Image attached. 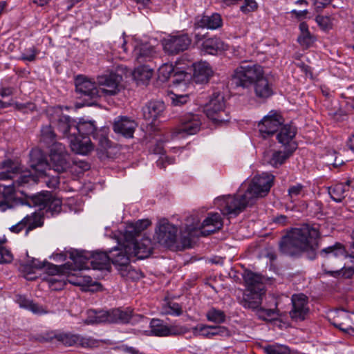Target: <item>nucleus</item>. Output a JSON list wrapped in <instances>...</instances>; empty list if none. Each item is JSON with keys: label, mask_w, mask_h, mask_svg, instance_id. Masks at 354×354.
<instances>
[{"label": "nucleus", "mask_w": 354, "mask_h": 354, "mask_svg": "<svg viewBox=\"0 0 354 354\" xmlns=\"http://www.w3.org/2000/svg\"><path fill=\"white\" fill-rule=\"evenodd\" d=\"M190 331L189 328L183 326H168L167 336L184 335Z\"/></svg>", "instance_id": "603ef678"}, {"label": "nucleus", "mask_w": 354, "mask_h": 354, "mask_svg": "<svg viewBox=\"0 0 354 354\" xmlns=\"http://www.w3.org/2000/svg\"><path fill=\"white\" fill-rule=\"evenodd\" d=\"M24 224L26 227V235L37 227H41L44 224L43 217L40 213L33 212L26 215L23 219Z\"/></svg>", "instance_id": "c9c22d12"}, {"label": "nucleus", "mask_w": 354, "mask_h": 354, "mask_svg": "<svg viewBox=\"0 0 354 354\" xmlns=\"http://www.w3.org/2000/svg\"><path fill=\"white\" fill-rule=\"evenodd\" d=\"M319 230L308 224L292 228L279 244L281 252L288 256H297L304 251H315L318 248Z\"/></svg>", "instance_id": "f03ea898"}, {"label": "nucleus", "mask_w": 354, "mask_h": 354, "mask_svg": "<svg viewBox=\"0 0 354 354\" xmlns=\"http://www.w3.org/2000/svg\"><path fill=\"white\" fill-rule=\"evenodd\" d=\"M224 96L221 93H214L205 105L204 111L207 117L214 124H220L229 121L228 113L225 111Z\"/></svg>", "instance_id": "9b49d317"}, {"label": "nucleus", "mask_w": 354, "mask_h": 354, "mask_svg": "<svg viewBox=\"0 0 354 354\" xmlns=\"http://www.w3.org/2000/svg\"><path fill=\"white\" fill-rule=\"evenodd\" d=\"M28 310L31 311L32 313L37 315H42L44 314H47L48 313V311L46 309L45 307L37 303H35L33 301Z\"/></svg>", "instance_id": "4d7b16f0"}, {"label": "nucleus", "mask_w": 354, "mask_h": 354, "mask_svg": "<svg viewBox=\"0 0 354 354\" xmlns=\"http://www.w3.org/2000/svg\"><path fill=\"white\" fill-rule=\"evenodd\" d=\"M46 185L51 189H56L59 185V176H53L52 178L46 180Z\"/></svg>", "instance_id": "338daca9"}, {"label": "nucleus", "mask_w": 354, "mask_h": 354, "mask_svg": "<svg viewBox=\"0 0 354 354\" xmlns=\"http://www.w3.org/2000/svg\"><path fill=\"white\" fill-rule=\"evenodd\" d=\"M90 166L88 163L84 160L73 158L70 160L69 167L67 172L73 175H79L83 174L85 171L88 170Z\"/></svg>", "instance_id": "a19ab883"}, {"label": "nucleus", "mask_w": 354, "mask_h": 354, "mask_svg": "<svg viewBox=\"0 0 354 354\" xmlns=\"http://www.w3.org/2000/svg\"><path fill=\"white\" fill-rule=\"evenodd\" d=\"M194 78L196 82H207L213 75V70L207 62H198L193 64Z\"/></svg>", "instance_id": "bb28decb"}, {"label": "nucleus", "mask_w": 354, "mask_h": 354, "mask_svg": "<svg viewBox=\"0 0 354 354\" xmlns=\"http://www.w3.org/2000/svg\"><path fill=\"white\" fill-rule=\"evenodd\" d=\"M294 151H290L286 149L284 151H266L263 153L264 162L272 165L274 167H278L285 162Z\"/></svg>", "instance_id": "393cba45"}, {"label": "nucleus", "mask_w": 354, "mask_h": 354, "mask_svg": "<svg viewBox=\"0 0 354 354\" xmlns=\"http://www.w3.org/2000/svg\"><path fill=\"white\" fill-rule=\"evenodd\" d=\"M46 261L41 262L38 259H32L30 263L24 266V269H26L27 267L30 266V268H37V269H41L46 267Z\"/></svg>", "instance_id": "0e129e2a"}, {"label": "nucleus", "mask_w": 354, "mask_h": 354, "mask_svg": "<svg viewBox=\"0 0 354 354\" xmlns=\"http://www.w3.org/2000/svg\"><path fill=\"white\" fill-rule=\"evenodd\" d=\"M192 42L187 34L169 36L162 41L163 49L169 55H176L187 50Z\"/></svg>", "instance_id": "dca6fc26"}, {"label": "nucleus", "mask_w": 354, "mask_h": 354, "mask_svg": "<svg viewBox=\"0 0 354 354\" xmlns=\"http://www.w3.org/2000/svg\"><path fill=\"white\" fill-rule=\"evenodd\" d=\"M282 124L283 118L280 115L274 113L266 115L258 124L259 134L263 138H267L274 135Z\"/></svg>", "instance_id": "a211bd4d"}, {"label": "nucleus", "mask_w": 354, "mask_h": 354, "mask_svg": "<svg viewBox=\"0 0 354 354\" xmlns=\"http://www.w3.org/2000/svg\"><path fill=\"white\" fill-rule=\"evenodd\" d=\"M274 176L267 173L254 176L247 188L242 184L236 194L216 199L215 203L224 215L237 216L247 206L252 205L259 198L269 192L274 180Z\"/></svg>", "instance_id": "f257e3e1"}, {"label": "nucleus", "mask_w": 354, "mask_h": 354, "mask_svg": "<svg viewBox=\"0 0 354 354\" xmlns=\"http://www.w3.org/2000/svg\"><path fill=\"white\" fill-rule=\"evenodd\" d=\"M150 225L151 221L148 219L140 220L136 223L130 224L127 226L125 232L127 239L129 241L138 242L136 241L135 237Z\"/></svg>", "instance_id": "72a5a7b5"}, {"label": "nucleus", "mask_w": 354, "mask_h": 354, "mask_svg": "<svg viewBox=\"0 0 354 354\" xmlns=\"http://www.w3.org/2000/svg\"><path fill=\"white\" fill-rule=\"evenodd\" d=\"M70 282L76 286H91L93 279L89 276H81L78 277L75 281H70Z\"/></svg>", "instance_id": "13d9d810"}, {"label": "nucleus", "mask_w": 354, "mask_h": 354, "mask_svg": "<svg viewBox=\"0 0 354 354\" xmlns=\"http://www.w3.org/2000/svg\"><path fill=\"white\" fill-rule=\"evenodd\" d=\"M75 268L80 270H106L110 266V257L104 252H87L75 250L70 253Z\"/></svg>", "instance_id": "423d86ee"}, {"label": "nucleus", "mask_w": 354, "mask_h": 354, "mask_svg": "<svg viewBox=\"0 0 354 354\" xmlns=\"http://www.w3.org/2000/svg\"><path fill=\"white\" fill-rule=\"evenodd\" d=\"M307 194L306 187L301 183L290 185L287 197L291 203H296L304 198Z\"/></svg>", "instance_id": "4c0bfd02"}, {"label": "nucleus", "mask_w": 354, "mask_h": 354, "mask_svg": "<svg viewBox=\"0 0 354 354\" xmlns=\"http://www.w3.org/2000/svg\"><path fill=\"white\" fill-rule=\"evenodd\" d=\"M145 243L129 241L122 248H115L111 251L110 261L113 264L118 266V269L122 277L132 279H139L140 274L129 265L131 257H136L138 259L147 257L151 253L150 240L146 239Z\"/></svg>", "instance_id": "7ed1b4c3"}, {"label": "nucleus", "mask_w": 354, "mask_h": 354, "mask_svg": "<svg viewBox=\"0 0 354 354\" xmlns=\"http://www.w3.org/2000/svg\"><path fill=\"white\" fill-rule=\"evenodd\" d=\"M223 226L221 215L218 213H209L201 225L196 224L187 226L184 232H181L180 239L183 247H187L191 242V236L194 234L207 236L220 230Z\"/></svg>", "instance_id": "0eeeda50"}, {"label": "nucleus", "mask_w": 354, "mask_h": 354, "mask_svg": "<svg viewBox=\"0 0 354 354\" xmlns=\"http://www.w3.org/2000/svg\"><path fill=\"white\" fill-rule=\"evenodd\" d=\"M0 180H11L12 182L22 171L21 164L10 159L0 162Z\"/></svg>", "instance_id": "412c9836"}, {"label": "nucleus", "mask_w": 354, "mask_h": 354, "mask_svg": "<svg viewBox=\"0 0 354 354\" xmlns=\"http://www.w3.org/2000/svg\"><path fill=\"white\" fill-rule=\"evenodd\" d=\"M351 238L353 241L350 244L348 255L344 246L339 243H336L335 245L321 250L320 254L328 262L333 260L339 262L348 257L350 258L351 266H346L344 263L342 266V263H339L337 269L326 271L330 276L350 279L354 275V230L351 233Z\"/></svg>", "instance_id": "20e7f679"}, {"label": "nucleus", "mask_w": 354, "mask_h": 354, "mask_svg": "<svg viewBox=\"0 0 354 354\" xmlns=\"http://www.w3.org/2000/svg\"><path fill=\"white\" fill-rule=\"evenodd\" d=\"M63 276L61 274H56L52 276L48 280L49 286L55 290H62L64 285V280L62 279Z\"/></svg>", "instance_id": "09e8293b"}, {"label": "nucleus", "mask_w": 354, "mask_h": 354, "mask_svg": "<svg viewBox=\"0 0 354 354\" xmlns=\"http://www.w3.org/2000/svg\"><path fill=\"white\" fill-rule=\"evenodd\" d=\"M263 75V67L259 64L243 62L235 69L233 80L237 86L248 88Z\"/></svg>", "instance_id": "1a4fd4ad"}, {"label": "nucleus", "mask_w": 354, "mask_h": 354, "mask_svg": "<svg viewBox=\"0 0 354 354\" xmlns=\"http://www.w3.org/2000/svg\"><path fill=\"white\" fill-rule=\"evenodd\" d=\"M161 313L166 315L180 316L183 314V308L181 305L174 301L165 299L162 304Z\"/></svg>", "instance_id": "ea45409f"}, {"label": "nucleus", "mask_w": 354, "mask_h": 354, "mask_svg": "<svg viewBox=\"0 0 354 354\" xmlns=\"http://www.w3.org/2000/svg\"><path fill=\"white\" fill-rule=\"evenodd\" d=\"M175 162V159L174 158H170L168 156H161L156 161V165L160 168H165L167 165H171Z\"/></svg>", "instance_id": "680f3d73"}, {"label": "nucleus", "mask_w": 354, "mask_h": 354, "mask_svg": "<svg viewBox=\"0 0 354 354\" xmlns=\"http://www.w3.org/2000/svg\"><path fill=\"white\" fill-rule=\"evenodd\" d=\"M136 62L142 64L152 61L156 57L155 48L148 43L137 44L133 50Z\"/></svg>", "instance_id": "4be33fe9"}, {"label": "nucleus", "mask_w": 354, "mask_h": 354, "mask_svg": "<svg viewBox=\"0 0 354 354\" xmlns=\"http://www.w3.org/2000/svg\"><path fill=\"white\" fill-rule=\"evenodd\" d=\"M254 86L255 94L259 98H268L273 94L272 86L264 75L256 82Z\"/></svg>", "instance_id": "f704fd0d"}, {"label": "nucleus", "mask_w": 354, "mask_h": 354, "mask_svg": "<svg viewBox=\"0 0 354 354\" xmlns=\"http://www.w3.org/2000/svg\"><path fill=\"white\" fill-rule=\"evenodd\" d=\"M70 157L65 146L62 143H55L50 149V163L48 168L57 173L67 172L69 167Z\"/></svg>", "instance_id": "f8f14e48"}, {"label": "nucleus", "mask_w": 354, "mask_h": 354, "mask_svg": "<svg viewBox=\"0 0 354 354\" xmlns=\"http://www.w3.org/2000/svg\"><path fill=\"white\" fill-rule=\"evenodd\" d=\"M298 42L305 48L309 47L314 41L313 37L310 32L300 34L297 39Z\"/></svg>", "instance_id": "864d4df0"}, {"label": "nucleus", "mask_w": 354, "mask_h": 354, "mask_svg": "<svg viewBox=\"0 0 354 354\" xmlns=\"http://www.w3.org/2000/svg\"><path fill=\"white\" fill-rule=\"evenodd\" d=\"M31 200L35 206L40 209H45L52 216L61 212L62 202L60 198L54 196L52 193L45 191L33 195Z\"/></svg>", "instance_id": "ddd939ff"}, {"label": "nucleus", "mask_w": 354, "mask_h": 354, "mask_svg": "<svg viewBox=\"0 0 354 354\" xmlns=\"http://www.w3.org/2000/svg\"><path fill=\"white\" fill-rule=\"evenodd\" d=\"M258 311L259 316L263 319L273 318L275 316L279 315L278 311L274 309H264L261 306L257 309Z\"/></svg>", "instance_id": "5fc2aeb1"}, {"label": "nucleus", "mask_w": 354, "mask_h": 354, "mask_svg": "<svg viewBox=\"0 0 354 354\" xmlns=\"http://www.w3.org/2000/svg\"><path fill=\"white\" fill-rule=\"evenodd\" d=\"M9 230L11 232L15 233V234H19L21 232H22L23 230L26 231V227H25V225L24 224V221H22V220H21L20 221H19L15 225L11 226L9 228Z\"/></svg>", "instance_id": "69168bd1"}, {"label": "nucleus", "mask_w": 354, "mask_h": 354, "mask_svg": "<svg viewBox=\"0 0 354 354\" xmlns=\"http://www.w3.org/2000/svg\"><path fill=\"white\" fill-rule=\"evenodd\" d=\"M165 104L161 101H150L142 108L145 120H156L164 111Z\"/></svg>", "instance_id": "c756f323"}, {"label": "nucleus", "mask_w": 354, "mask_h": 354, "mask_svg": "<svg viewBox=\"0 0 354 354\" xmlns=\"http://www.w3.org/2000/svg\"><path fill=\"white\" fill-rule=\"evenodd\" d=\"M30 165L39 173H44L48 168V162L46 161L44 153L38 149H33L30 153Z\"/></svg>", "instance_id": "7c9ffc66"}, {"label": "nucleus", "mask_w": 354, "mask_h": 354, "mask_svg": "<svg viewBox=\"0 0 354 354\" xmlns=\"http://www.w3.org/2000/svg\"><path fill=\"white\" fill-rule=\"evenodd\" d=\"M263 292L250 291L245 290L242 297L239 298V304L245 308L258 309L261 305Z\"/></svg>", "instance_id": "b1692460"}, {"label": "nucleus", "mask_w": 354, "mask_h": 354, "mask_svg": "<svg viewBox=\"0 0 354 354\" xmlns=\"http://www.w3.org/2000/svg\"><path fill=\"white\" fill-rule=\"evenodd\" d=\"M194 337L203 336L206 338H211L215 336V333H212L210 326L205 324H198L192 329Z\"/></svg>", "instance_id": "de8ad7c7"}, {"label": "nucleus", "mask_w": 354, "mask_h": 354, "mask_svg": "<svg viewBox=\"0 0 354 354\" xmlns=\"http://www.w3.org/2000/svg\"><path fill=\"white\" fill-rule=\"evenodd\" d=\"M16 301L21 308L29 310L32 300H30L23 295H17Z\"/></svg>", "instance_id": "052dcab7"}, {"label": "nucleus", "mask_w": 354, "mask_h": 354, "mask_svg": "<svg viewBox=\"0 0 354 354\" xmlns=\"http://www.w3.org/2000/svg\"><path fill=\"white\" fill-rule=\"evenodd\" d=\"M133 310L127 308H113L109 310H89L88 311V323L100 324V323H129L132 317Z\"/></svg>", "instance_id": "6e6552de"}, {"label": "nucleus", "mask_w": 354, "mask_h": 354, "mask_svg": "<svg viewBox=\"0 0 354 354\" xmlns=\"http://www.w3.org/2000/svg\"><path fill=\"white\" fill-rule=\"evenodd\" d=\"M121 349L123 352L129 353V354H143L138 349L133 346H129L127 345H123L121 347Z\"/></svg>", "instance_id": "774afa93"}, {"label": "nucleus", "mask_w": 354, "mask_h": 354, "mask_svg": "<svg viewBox=\"0 0 354 354\" xmlns=\"http://www.w3.org/2000/svg\"><path fill=\"white\" fill-rule=\"evenodd\" d=\"M177 232V227L167 219L160 220L156 229L158 243L167 248L173 247L176 243Z\"/></svg>", "instance_id": "2eb2a0df"}, {"label": "nucleus", "mask_w": 354, "mask_h": 354, "mask_svg": "<svg viewBox=\"0 0 354 354\" xmlns=\"http://www.w3.org/2000/svg\"><path fill=\"white\" fill-rule=\"evenodd\" d=\"M151 332L156 336H167L168 326L163 324V322L159 319H152L150 322Z\"/></svg>", "instance_id": "c03bdc74"}, {"label": "nucleus", "mask_w": 354, "mask_h": 354, "mask_svg": "<svg viewBox=\"0 0 354 354\" xmlns=\"http://www.w3.org/2000/svg\"><path fill=\"white\" fill-rule=\"evenodd\" d=\"M75 87L81 97H87L95 101L97 97H101L99 88L95 83L86 77H79L75 81Z\"/></svg>", "instance_id": "6ab92c4d"}, {"label": "nucleus", "mask_w": 354, "mask_h": 354, "mask_svg": "<svg viewBox=\"0 0 354 354\" xmlns=\"http://www.w3.org/2000/svg\"><path fill=\"white\" fill-rule=\"evenodd\" d=\"M97 129L95 121L81 120L75 127H72L73 137L71 140V149L74 152L82 155L88 153L93 149L89 136L95 138Z\"/></svg>", "instance_id": "39448f33"}, {"label": "nucleus", "mask_w": 354, "mask_h": 354, "mask_svg": "<svg viewBox=\"0 0 354 354\" xmlns=\"http://www.w3.org/2000/svg\"><path fill=\"white\" fill-rule=\"evenodd\" d=\"M56 134L55 133L51 124L42 127L41 129L40 140L45 143L48 147H52L55 142Z\"/></svg>", "instance_id": "79ce46f5"}, {"label": "nucleus", "mask_w": 354, "mask_h": 354, "mask_svg": "<svg viewBox=\"0 0 354 354\" xmlns=\"http://www.w3.org/2000/svg\"><path fill=\"white\" fill-rule=\"evenodd\" d=\"M318 25L324 30L331 28L330 19L328 17L318 15L315 19Z\"/></svg>", "instance_id": "6e6d98bb"}, {"label": "nucleus", "mask_w": 354, "mask_h": 354, "mask_svg": "<svg viewBox=\"0 0 354 354\" xmlns=\"http://www.w3.org/2000/svg\"><path fill=\"white\" fill-rule=\"evenodd\" d=\"M75 122L67 115H61L57 119V127L63 136L68 138L71 147V140L73 137L72 127H75Z\"/></svg>", "instance_id": "2f4dec72"}, {"label": "nucleus", "mask_w": 354, "mask_h": 354, "mask_svg": "<svg viewBox=\"0 0 354 354\" xmlns=\"http://www.w3.org/2000/svg\"><path fill=\"white\" fill-rule=\"evenodd\" d=\"M201 50L209 55H215L229 50V46L218 37H212L203 41Z\"/></svg>", "instance_id": "a878e982"}, {"label": "nucleus", "mask_w": 354, "mask_h": 354, "mask_svg": "<svg viewBox=\"0 0 354 354\" xmlns=\"http://www.w3.org/2000/svg\"><path fill=\"white\" fill-rule=\"evenodd\" d=\"M55 338L66 346L77 345L78 341H80V335L72 333H59L57 334Z\"/></svg>", "instance_id": "a18cd8bd"}, {"label": "nucleus", "mask_w": 354, "mask_h": 354, "mask_svg": "<svg viewBox=\"0 0 354 354\" xmlns=\"http://www.w3.org/2000/svg\"><path fill=\"white\" fill-rule=\"evenodd\" d=\"M277 135L278 142L286 149L295 151L297 147V144L294 140L297 133L296 127L291 124H284L281 125Z\"/></svg>", "instance_id": "aec40b11"}, {"label": "nucleus", "mask_w": 354, "mask_h": 354, "mask_svg": "<svg viewBox=\"0 0 354 354\" xmlns=\"http://www.w3.org/2000/svg\"><path fill=\"white\" fill-rule=\"evenodd\" d=\"M137 123L127 117H120L113 123V131L125 138H133Z\"/></svg>", "instance_id": "5701e85b"}, {"label": "nucleus", "mask_w": 354, "mask_h": 354, "mask_svg": "<svg viewBox=\"0 0 354 354\" xmlns=\"http://www.w3.org/2000/svg\"><path fill=\"white\" fill-rule=\"evenodd\" d=\"M257 8V3L254 0H245V5L241 7V10L244 12L253 11Z\"/></svg>", "instance_id": "e2e57ef3"}, {"label": "nucleus", "mask_w": 354, "mask_h": 354, "mask_svg": "<svg viewBox=\"0 0 354 354\" xmlns=\"http://www.w3.org/2000/svg\"><path fill=\"white\" fill-rule=\"evenodd\" d=\"M4 241H0V264L9 263L13 259L11 252L3 246Z\"/></svg>", "instance_id": "8fccbe9b"}, {"label": "nucleus", "mask_w": 354, "mask_h": 354, "mask_svg": "<svg viewBox=\"0 0 354 354\" xmlns=\"http://www.w3.org/2000/svg\"><path fill=\"white\" fill-rule=\"evenodd\" d=\"M19 176H17V179L15 178L12 184L3 185V187H8V192L12 193L15 189L20 186H24L27 184H31V183H36V178L33 175H31L30 174H22V171L21 174H19Z\"/></svg>", "instance_id": "58836bf2"}, {"label": "nucleus", "mask_w": 354, "mask_h": 354, "mask_svg": "<svg viewBox=\"0 0 354 354\" xmlns=\"http://www.w3.org/2000/svg\"><path fill=\"white\" fill-rule=\"evenodd\" d=\"M206 317L208 321L220 324L225 322L226 316L223 311L212 308L207 312Z\"/></svg>", "instance_id": "49530a36"}, {"label": "nucleus", "mask_w": 354, "mask_h": 354, "mask_svg": "<svg viewBox=\"0 0 354 354\" xmlns=\"http://www.w3.org/2000/svg\"><path fill=\"white\" fill-rule=\"evenodd\" d=\"M346 191V185L342 183H337L328 188L331 198L336 202H341L345 198Z\"/></svg>", "instance_id": "37998d69"}, {"label": "nucleus", "mask_w": 354, "mask_h": 354, "mask_svg": "<svg viewBox=\"0 0 354 354\" xmlns=\"http://www.w3.org/2000/svg\"><path fill=\"white\" fill-rule=\"evenodd\" d=\"M292 309L290 317L295 322H301L306 319L309 313L308 299L304 294H295L291 297Z\"/></svg>", "instance_id": "f3484780"}, {"label": "nucleus", "mask_w": 354, "mask_h": 354, "mask_svg": "<svg viewBox=\"0 0 354 354\" xmlns=\"http://www.w3.org/2000/svg\"><path fill=\"white\" fill-rule=\"evenodd\" d=\"M153 71L149 66L142 64L136 68L132 73L133 79L138 82H147L152 77Z\"/></svg>", "instance_id": "e433bc0d"}, {"label": "nucleus", "mask_w": 354, "mask_h": 354, "mask_svg": "<svg viewBox=\"0 0 354 354\" xmlns=\"http://www.w3.org/2000/svg\"><path fill=\"white\" fill-rule=\"evenodd\" d=\"M178 76L180 80H184L187 73L184 71H179L171 64H164L158 69V77L162 81L167 80L171 75ZM178 80V79H177Z\"/></svg>", "instance_id": "473e14b6"}, {"label": "nucleus", "mask_w": 354, "mask_h": 354, "mask_svg": "<svg viewBox=\"0 0 354 354\" xmlns=\"http://www.w3.org/2000/svg\"><path fill=\"white\" fill-rule=\"evenodd\" d=\"M222 24L221 15L218 13H214L210 16H202L201 18L195 23L194 27L196 30L205 28L215 30L221 27Z\"/></svg>", "instance_id": "c85d7f7f"}, {"label": "nucleus", "mask_w": 354, "mask_h": 354, "mask_svg": "<svg viewBox=\"0 0 354 354\" xmlns=\"http://www.w3.org/2000/svg\"><path fill=\"white\" fill-rule=\"evenodd\" d=\"M97 344V342L92 338H86L82 337L80 335V341H78V344L84 348H91L95 346Z\"/></svg>", "instance_id": "bf43d9fd"}, {"label": "nucleus", "mask_w": 354, "mask_h": 354, "mask_svg": "<svg viewBox=\"0 0 354 354\" xmlns=\"http://www.w3.org/2000/svg\"><path fill=\"white\" fill-rule=\"evenodd\" d=\"M122 76L115 73L100 75L97 78V85L101 96H113L120 91Z\"/></svg>", "instance_id": "4468645a"}, {"label": "nucleus", "mask_w": 354, "mask_h": 354, "mask_svg": "<svg viewBox=\"0 0 354 354\" xmlns=\"http://www.w3.org/2000/svg\"><path fill=\"white\" fill-rule=\"evenodd\" d=\"M171 103L174 106H181L186 104L189 100L188 95H180L174 93L170 94Z\"/></svg>", "instance_id": "3c124183"}, {"label": "nucleus", "mask_w": 354, "mask_h": 354, "mask_svg": "<svg viewBox=\"0 0 354 354\" xmlns=\"http://www.w3.org/2000/svg\"><path fill=\"white\" fill-rule=\"evenodd\" d=\"M243 278L247 287L246 290L265 293V286L261 275L252 271H245Z\"/></svg>", "instance_id": "cd10ccee"}, {"label": "nucleus", "mask_w": 354, "mask_h": 354, "mask_svg": "<svg viewBox=\"0 0 354 354\" xmlns=\"http://www.w3.org/2000/svg\"><path fill=\"white\" fill-rule=\"evenodd\" d=\"M202 124V116L198 114L187 113L181 117L179 124L171 129L167 136V141L176 138H184L187 136L197 133Z\"/></svg>", "instance_id": "9d476101"}]
</instances>
